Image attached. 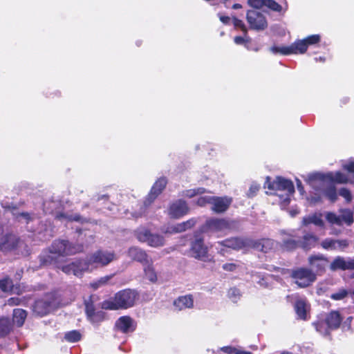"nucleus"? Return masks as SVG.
Returning <instances> with one entry per match:
<instances>
[{
  "label": "nucleus",
  "instance_id": "f257e3e1",
  "mask_svg": "<svg viewBox=\"0 0 354 354\" xmlns=\"http://www.w3.org/2000/svg\"><path fill=\"white\" fill-rule=\"evenodd\" d=\"M114 253L99 250L93 253L87 260H77L62 266L61 270L67 274L80 277L84 272L92 271L99 267L108 265L114 259Z\"/></svg>",
  "mask_w": 354,
  "mask_h": 354
},
{
  "label": "nucleus",
  "instance_id": "f03ea898",
  "mask_svg": "<svg viewBox=\"0 0 354 354\" xmlns=\"http://www.w3.org/2000/svg\"><path fill=\"white\" fill-rule=\"evenodd\" d=\"M306 182L313 189V192L310 193L308 198L310 203H316L321 202L324 196L326 197L332 203L335 202L337 199L335 187L328 183V180L325 179L324 174H310L308 176Z\"/></svg>",
  "mask_w": 354,
  "mask_h": 354
},
{
  "label": "nucleus",
  "instance_id": "7ed1b4c3",
  "mask_svg": "<svg viewBox=\"0 0 354 354\" xmlns=\"http://www.w3.org/2000/svg\"><path fill=\"white\" fill-rule=\"evenodd\" d=\"M268 188L273 191L272 195L277 197V200L282 208L290 203L295 192V187L292 181L282 177H277L272 182H267Z\"/></svg>",
  "mask_w": 354,
  "mask_h": 354
},
{
  "label": "nucleus",
  "instance_id": "20e7f679",
  "mask_svg": "<svg viewBox=\"0 0 354 354\" xmlns=\"http://www.w3.org/2000/svg\"><path fill=\"white\" fill-rule=\"evenodd\" d=\"M138 298L137 293L130 289L121 290L113 299L102 302V308L106 310L126 309L132 307Z\"/></svg>",
  "mask_w": 354,
  "mask_h": 354
},
{
  "label": "nucleus",
  "instance_id": "39448f33",
  "mask_svg": "<svg viewBox=\"0 0 354 354\" xmlns=\"http://www.w3.org/2000/svg\"><path fill=\"white\" fill-rule=\"evenodd\" d=\"M342 318L337 311H332L326 315L322 320L315 323L316 330L322 335H328L329 330L337 328Z\"/></svg>",
  "mask_w": 354,
  "mask_h": 354
},
{
  "label": "nucleus",
  "instance_id": "423d86ee",
  "mask_svg": "<svg viewBox=\"0 0 354 354\" xmlns=\"http://www.w3.org/2000/svg\"><path fill=\"white\" fill-rule=\"evenodd\" d=\"M83 250L82 245H72L68 241L57 240L55 241L50 248L51 254L58 256L73 255Z\"/></svg>",
  "mask_w": 354,
  "mask_h": 354
},
{
  "label": "nucleus",
  "instance_id": "0eeeda50",
  "mask_svg": "<svg viewBox=\"0 0 354 354\" xmlns=\"http://www.w3.org/2000/svg\"><path fill=\"white\" fill-rule=\"evenodd\" d=\"M138 240L142 243H147L148 245L153 248L161 247L165 244V239L162 236L157 234H151L145 227H139L135 232Z\"/></svg>",
  "mask_w": 354,
  "mask_h": 354
},
{
  "label": "nucleus",
  "instance_id": "6e6552de",
  "mask_svg": "<svg viewBox=\"0 0 354 354\" xmlns=\"http://www.w3.org/2000/svg\"><path fill=\"white\" fill-rule=\"evenodd\" d=\"M291 277L300 288L308 287L316 279V274L312 270L304 268L292 270Z\"/></svg>",
  "mask_w": 354,
  "mask_h": 354
},
{
  "label": "nucleus",
  "instance_id": "1a4fd4ad",
  "mask_svg": "<svg viewBox=\"0 0 354 354\" xmlns=\"http://www.w3.org/2000/svg\"><path fill=\"white\" fill-rule=\"evenodd\" d=\"M339 215L333 212H327L326 214V220L333 225H342L345 223L351 225L353 223V213L348 209H342L339 210Z\"/></svg>",
  "mask_w": 354,
  "mask_h": 354
},
{
  "label": "nucleus",
  "instance_id": "9d476101",
  "mask_svg": "<svg viewBox=\"0 0 354 354\" xmlns=\"http://www.w3.org/2000/svg\"><path fill=\"white\" fill-rule=\"evenodd\" d=\"M191 256L198 260L210 262L213 260L211 255L208 254V248L203 243V240L201 238L196 239L192 243L191 250Z\"/></svg>",
  "mask_w": 354,
  "mask_h": 354
},
{
  "label": "nucleus",
  "instance_id": "9b49d317",
  "mask_svg": "<svg viewBox=\"0 0 354 354\" xmlns=\"http://www.w3.org/2000/svg\"><path fill=\"white\" fill-rule=\"evenodd\" d=\"M320 39L319 35H312L304 39L297 40L290 45L291 54H303L309 46L319 43Z\"/></svg>",
  "mask_w": 354,
  "mask_h": 354
},
{
  "label": "nucleus",
  "instance_id": "f8f14e48",
  "mask_svg": "<svg viewBox=\"0 0 354 354\" xmlns=\"http://www.w3.org/2000/svg\"><path fill=\"white\" fill-rule=\"evenodd\" d=\"M247 20L251 28L254 30H264L268 26L264 16L254 9L248 12Z\"/></svg>",
  "mask_w": 354,
  "mask_h": 354
},
{
  "label": "nucleus",
  "instance_id": "ddd939ff",
  "mask_svg": "<svg viewBox=\"0 0 354 354\" xmlns=\"http://www.w3.org/2000/svg\"><path fill=\"white\" fill-rule=\"evenodd\" d=\"M231 227V223L223 218H211L203 227V232H223Z\"/></svg>",
  "mask_w": 354,
  "mask_h": 354
},
{
  "label": "nucleus",
  "instance_id": "4468645a",
  "mask_svg": "<svg viewBox=\"0 0 354 354\" xmlns=\"http://www.w3.org/2000/svg\"><path fill=\"white\" fill-rule=\"evenodd\" d=\"M189 207L185 201L179 199L171 203L168 208V214L173 218H179L187 214Z\"/></svg>",
  "mask_w": 354,
  "mask_h": 354
},
{
  "label": "nucleus",
  "instance_id": "2eb2a0df",
  "mask_svg": "<svg viewBox=\"0 0 354 354\" xmlns=\"http://www.w3.org/2000/svg\"><path fill=\"white\" fill-rule=\"evenodd\" d=\"M23 246L24 243L14 234H9L1 239V252L15 250L19 253V248Z\"/></svg>",
  "mask_w": 354,
  "mask_h": 354
},
{
  "label": "nucleus",
  "instance_id": "dca6fc26",
  "mask_svg": "<svg viewBox=\"0 0 354 354\" xmlns=\"http://www.w3.org/2000/svg\"><path fill=\"white\" fill-rule=\"evenodd\" d=\"M250 6L257 8L266 7L273 11L284 12L287 9V4L283 1V5H279L277 1H248Z\"/></svg>",
  "mask_w": 354,
  "mask_h": 354
},
{
  "label": "nucleus",
  "instance_id": "f3484780",
  "mask_svg": "<svg viewBox=\"0 0 354 354\" xmlns=\"http://www.w3.org/2000/svg\"><path fill=\"white\" fill-rule=\"evenodd\" d=\"M167 179L165 178H160L153 185L150 193L145 203V205H149L152 201L162 192L167 185Z\"/></svg>",
  "mask_w": 354,
  "mask_h": 354
},
{
  "label": "nucleus",
  "instance_id": "a211bd4d",
  "mask_svg": "<svg viewBox=\"0 0 354 354\" xmlns=\"http://www.w3.org/2000/svg\"><path fill=\"white\" fill-rule=\"evenodd\" d=\"M330 269L332 270H354V259L343 258L337 257L335 258L330 264Z\"/></svg>",
  "mask_w": 354,
  "mask_h": 354
},
{
  "label": "nucleus",
  "instance_id": "6ab92c4d",
  "mask_svg": "<svg viewBox=\"0 0 354 354\" xmlns=\"http://www.w3.org/2000/svg\"><path fill=\"white\" fill-rule=\"evenodd\" d=\"M232 202V199L228 197H215L213 196L212 201V209L217 213L225 212Z\"/></svg>",
  "mask_w": 354,
  "mask_h": 354
},
{
  "label": "nucleus",
  "instance_id": "aec40b11",
  "mask_svg": "<svg viewBox=\"0 0 354 354\" xmlns=\"http://www.w3.org/2000/svg\"><path fill=\"white\" fill-rule=\"evenodd\" d=\"M115 326L123 333L132 332L136 329L134 321L129 316L120 317L115 322Z\"/></svg>",
  "mask_w": 354,
  "mask_h": 354
},
{
  "label": "nucleus",
  "instance_id": "412c9836",
  "mask_svg": "<svg viewBox=\"0 0 354 354\" xmlns=\"http://www.w3.org/2000/svg\"><path fill=\"white\" fill-rule=\"evenodd\" d=\"M53 302L48 298L39 299L35 301L34 305V311L40 316L48 314L53 306Z\"/></svg>",
  "mask_w": 354,
  "mask_h": 354
},
{
  "label": "nucleus",
  "instance_id": "4be33fe9",
  "mask_svg": "<svg viewBox=\"0 0 354 354\" xmlns=\"http://www.w3.org/2000/svg\"><path fill=\"white\" fill-rule=\"evenodd\" d=\"M287 299L289 300L290 299H296V302L295 304V309L297 316L301 319H306L307 317V305L306 302L303 299H298V296L297 295H292L291 296L288 295Z\"/></svg>",
  "mask_w": 354,
  "mask_h": 354
},
{
  "label": "nucleus",
  "instance_id": "5701e85b",
  "mask_svg": "<svg viewBox=\"0 0 354 354\" xmlns=\"http://www.w3.org/2000/svg\"><path fill=\"white\" fill-rule=\"evenodd\" d=\"M325 179L328 181L335 182L337 183H354V175L351 178H348L346 175L342 174L340 171L337 172H329L326 174Z\"/></svg>",
  "mask_w": 354,
  "mask_h": 354
},
{
  "label": "nucleus",
  "instance_id": "b1692460",
  "mask_svg": "<svg viewBox=\"0 0 354 354\" xmlns=\"http://www.w3.org/2000/svg\"><path fill=\"white\" fill-rule=\"evenodd\" d=\"M348 245V243L346 240L326 239L322 242V246L326 250H343Z\"/></svg>",
  "mask_w": 354,
  "mask_h": 354
},
{
  "label": "nucleus",
  "instance_id": "393cba45",
  "mask_svg": "<svg viewBox=\"0 0 354 354\" xmlns=\"http://www.w3.org/2000/svg\"><path fill=\"white\" fill-rule=\"evenodd\" d=\"M328 261L323 255H313L309 257V264L317 272L322 271L327 266Z\"/></svg>",
  "mask_w": 354,
  "mask_h": 354
},
{
  "label": "nucleus",
  "instance_id": "a878e982",
  "mask_svg": "<svg viewBox=\"0 0 354 354\" xmlns=\"http://www.w3.org/2000/svg\"><path fill=\"white\" fill-rule=\"evenodd\" d=\"M251 245L258 251L268 252L272 249L274 245V242L270 239H263L253 241Z\"/></svg>",
  "mask_w": 354,
  "mask_h": 354
},
{
  "label": "nucleus",
  "instance_id": "bb28decb",
  "mask_svg": "<svg viewBox=\"0 0 354 354\" xmlns=\"http://www.w3.org/2000/svg\"><path fill=\"white\" fill-rule=\"evenodd\" d=\"M196 220L193 218L187 221H185V222H183L180 223H178L175 225L170 227L167 230V232H169V233L183 232L194 227L196 225Z\"/></svg>",
  "mask_w": 354,
  "mask_h": 354
},
{
  "label": "nucleus",
  "instance_id": "cd10ccee",
  "mask_svg": "<svg viewBox=\"0 0 354 354\" xmlns=\"http://www.w3.org/2000/svg\"><path fill=\"white\" fill-rule=\"evenodd\" d=\"M129 257L132 259L138 261L142 264L148 263V257L146 252L140 248L136 247L130 248L128 251Z\"/></svg>",
  "mask_w": 354,
  "mask_h": 354
},
{
  "label": "nucleus",
  "instance_id": "c85d7f7f",
  "mask_svg": "<svg viewBox=\"0 0 354 354\" xmlns=\"http://www.w3.org/2000/svg\"><path fill=\"white\" fill-rule=\"evenodd\" d=\"M174 305L175 308L181 310L185 308H190L193 307L194 300L192 295H185L179 297L176 300L174 301Z\"/></svg>",
  "mask_w": 354,
  "mask_h": 354
},
{
  "label": "nucleus",
  "instance_id": "c756f323",
  "mask_svg": "<svg viewBox=\"0 0 354 354\" xmlns=\"http://www.w3.org/2000/svg\"><path fill=\"white\" fill-rule=\"evenodd\" d=\"M95 296H91L88 300H85L86 313L91 322H95V317H101V313H95V308L93 304Z\"/></svg>",
  "mask_w": 354,
  "mask_h": 354
},
{
  "label": "nucleus",
  "instance_id": "7c9ffc66",
  "mask_svg": "<svg viewBox=\"0 0 354 354\" xmlns=\"http://www.w3.org/2000/svg\"><path fill=\"white\" fill-rule=\"evenodd\" d=\"M1 291L10 292L17 295L21 292L19 287L14 286L12 281L8 278L1 279Z\"/></svg>",
  "mask_w": 354,
  "mask_h": 354
},
{
  "label": "nucleus",
  "instance_id": "2f4dec72",
  "mask_svg": "<svg viewBox=\"0 0 354 354\" xmlns=\"http://www.w3.org/2000/svg\"><path fill=\"white\" fill-rule=\"evenodd\" d=\"M317 240L316 236L312 234H306L304 236L303 240L299 242V245L304 249H309L316 244Z\"/></svg>",
  "mask_w": 354,
  "mask_h": 354
},
{
  "label": "nucleus",
  "instance_id": "473e14b6",
  "mask_svg": "<svg viewBox=\"0 0 354 354\" xmlns=\"http://www.w3.org/2000/svg\"><path fill=\"white\" fill-rule=\"evenodd\" d=\"M218 245H222L226 248H233L235 250H238L242 248L243 245V243L241 240L237 238H234L231 239H227L222 242L218 243Z\"/></svg>",
  "mask_w": 354,
  "mask_h": 354
},
{
  "label": "nucleus",
  "instance_id": "72a5a7b5",
  "mask_svg": "<svg viewBox=\"0 0 354 354\" xmlns=\"http://www.w3.org/2000/svg\"><path fill=\"white\" fill-rule=\"evenodd\" d=\"M144 272L146 277L151 282H156L157 280V274L153 267L152 263L148 261V263H145Z\"/></svg>",
  "mask_w": 354,
  "mask_h": 354
},
{
  "label": "nucleus",
  "instance_id": "f704fd0d",
  "mask_svg": "<svg viewBox=\"0 0 354 354\" xmlns=\"http://www.w3.org/2000/svg\"><path fill=\"white\" fill-rule=\"evenodd\" d=\"M26 317V312L22 309H15L13 311V322L17 326L23 325Z\"/></svg>",
  "mask_w": 354,
  "mask_h": 354
},
{
  "label": "nucleus",
  "instance_id": "c9c22d12",
  "mask_svg": "<svg viewBox=\"0 0 354 354\" xmlns=\"http://www.w3.org/2000/svg\"><path fill=\"white\" fill-rule=\"evenodd\" d=\"M303 224L307 225L310 223H313L317 226H323L324 221L322 218L321 214H313L303 218Z\"/></svg>",
  "mask_w": 354,
  "mask_h": 354
},
{
  "label": "nucleus",
  "instance_id": "e433bc0d",
  "mask_svg": "<svg viewBox=\"0 0 354 354\" xmlns=\"http://www.w3.org/2000/svg\"><path fill=\"white\" fill-rule=\"evenodd\" d=\"M81 333L76 330L68 331L64 335V339L70 343L77 342L81 339Z\"/></svg>",
  "mask_w": 354,
  "mask_h": 354
},
{
  "label": "nucleus",
  "instance_id": "4c0bfd02",
  "mask_svg": "<svg viewBox=\"0 0 354 354\" xmlns=\"http://www.w3.org/2000/svg\"><path fill=\"white\" fill-rule=\"evenodd\" d=\"M270 52L273 54H281L283 55H288L291 54L290 45V46H274L270 48Z\"/></svg>",
  "mask_w": 354,
  "mask_h": 354
},
{
  "label": "nucleus",
  "instance_id": "58836bf2",
  "mask_svg": "<svg viewBox=\"0 0 354 354\" xmlns=\"http://www.w3.org/2000/svg\"><path fill=\"white\" fill-rule=\"evenodd\" d=\"M111 277V275L102 277L96 281L91 283V286L95 290L97 289L98 288L106 284Z\"/></svg>",
  "mask_w": 354,
  "mask_h": 354
},
{
  "label": "nucleus",
  "instance_id": "ea45409f",
  "mask_svg": "<svg viewBox=\"0 0 354 354\" xmlns=\"http://www.w3.org/2000/svg\"><path fill=\"white\" fill-rule=\"evenodd\" d=\"M205 191V189L202 187L189 189L184 192V196L186 197L192 198L196 195L203 194Z\"/></svg>",
  "mask_w": 354,
  "mask_h": 354
},
{
  "label": "nucleus",
  "instance_id": "a19ab883",
  "mask_svg": "<svg viewBox=\"0 0 354 354\" xmlns=\"http://www.w3.org/2000/svg\"><path fill=\"white\" fill-rule=\"evenodd\" d=\"M239 266V264L236 262H229L224 263L222 268L226 272H235Z\"/></svg>",
  "mask_w": 354,
  "mask_h": 354
},
{
  "label": "nucleus",
  "instance_id": "79ce46f5",
  "mask_svg": "<svg viewBox=\"0 0 354 354\" xmlns=\"http://www.w3.org/2000/svg\"><path fill=\"white\" fill-rule=\"evenodd\" d=\"M348 295V291L345 289H340L337 292L331 295V299L334 300L343 299Z\"/></svg>",
  "mask_w": 354,
  "mask_h": 354
},
{
  "label": "nucleus",
  "instance_id": "37998d69",
  "mask_svg": "<svg viewBox=\"0 0 354 354\" xmlns=\"http://www.w3.org/2000/svg\"><path fill=\"white\" fill-rule=\"evenodd\" d=\"M299 244V243L292 240V239L283 241V247L287 250H292L297 248Z\"/></svg>",
  "mask_w": 354,
  "mask_h": 354
},
{
  "label": "nucleus",
  "instance_id": "c03bdc74",
  "mask_svg": "<svg viewBox=\"0 0 354 354\" xmlns=\"http://www.w3.org/2000/svg\"><path fill=\"white\" fill-rule=\"evenodd\" d=\"M213 196H201L197 200V204L199 206H205L206 204H212Z\"/></svg>",
  "mask_w": 354,
  "mask_h": 354
},
{
  "label": "nucleus",
  "instance_id": "a18cd8bd",
  "mask_svg": "<svg viewBox=\"0 0 354 354\" xmlns=\"http://www.w3.org/2000/svg\"><path fill=\"white\" fill-rule=\"evenodd\" d=\"M236 351H237V350L235 348L230 346H223V347L218 348L216 350V354H220L221 352H223V353H227V354H232V353L235 354Z\"/></svg>",
  "mask_w": 354,
  "mask_h": 354
},
{
  "label": "nucleus",
  "instance_id": "49530a36",
  "mask_svg": "<svg viewBox=\"0 0 354 354\" xmlns=\"http://www.w3.org/2000/svg\"><path fill=\"white\" fill-rule=\"evenodd\" d=\"M339 194L343 198H344L348 203L351 201L352 196L348 189L346 188H342L339 190Z\"/></svg>",
  "mask_w": 354,
  "mask_h": 354
},
{
  "label": "nucleus",
  "instance_id": "de8ad7c7",
  "mask_svg": "<svg viewBox=\"0 0 354 354\" xmlns=\"http://www.w3.org/2000/svg\"><path fill=\"white\" fill-rule=\"evenodd\" d=\"M230 298L233 301H236V299L240 296V291L236 288L230 289L228 292Z\"/></svg>",
  "mask_w": 354,
  "mask_h": 354
},
{
  "label": "nucleus",
  "instance_id": "09e8293b",
  "mask_svg": "<svg viewBox=\"0 0 354 354\" xmlns=\"http://www.w3.org/2000/svg\"><path fill=\"white\" fill-rule=\"evenodd\" d=\"M343 168L349 173L354 174V161L349 160L342 165Z\"/></svg>",
  "mask_w": 354,
  "mask_h": 354
},
{
  "label": "nucleus",
  "instance_id": "8fccbe9b",
  "mask_svg": "<svg viewBox=\"0 0 354 354\" xmlns=\"http://www.w3.org/2000/svg\"><path fill=\"white\" fill-rule=\"evenodd\" d=\"M234 41L238 45L245 44V46L248 48V47L246 46L245 43L249 41V37H248L246 36L244 37H241V36H237V37H234Z\"/></svg>",
  "mask_w": 354,
  "mask_h": 354
},
{
  "label": "nucleus",
  "instance_id": "3c124183",
  "mask_svg": "<svg viewBox=\"0 0 354 354\" xmlns=\"http://www.w3.org/2000/svg\"><path fill=\"white\" fill-rule=\"evenodd\" d=\"M233 24L236 28H240L243 30L245 31V26L241 20H239L236 18H234Z\"/></svg>",
  "mask_w": 354,
  "mask_h": 354
},
{
  "label": "nucleus",
  "instance_id": "603ef678",
  "mask_svg": "<svg viewBox=\"0 0 354 354\" xmlns=\"http://www.w3.org/2000/svg\"><path fill=\"white\" fill-rule=\"evenodd\" d=\"M20 302V299L18 297H11L6 301V304H8L10 306H15L19 305Z\"/></svg>",
  "mask_w": 354,
  "mask_h": 354
},
{
  "label": "nucleus",
  "instance_id": "864d4df0",
  "mask_svg": "<svg viewBox=\"0 0 354 354\" xmlns=\"http://www.w3.org/2000/svg\"><path fill=\"white\" fill-rule=\"evenodd\" d=\"M4 324V319H1V326ZM11 329V327H10V325H8L4 328H3L1 326V337L6 334H8L10 330Z\"/></svg>",
  "mask_w": 354,
  "mask_h": 354
},
{
  "label": "nucleus",
  "instance_id": "5fc2aeb1",
  "mask_svg": "<svg viewBox=\"0 0 354 354\" xmlns=\"http://www.w3.org/2000/svg\"><path fill=\"white\" fill-rule=\"evenodd\" d=\"M219 19L225 24H227L230 21V18L229 17L222 16L221 15H219Z\"/></svg>",
  "mask_w": 354,
  "mask_h": 354
},
{
  "label": "nucleus",
  "instance_id": "6e6d98bb",
  "mask_svg": "<svg viewBox=\"0 0 354 354\" xmlns=\"http://www.w3.org/2000/svg\"><path fill=\"white\" fill-rule=\"evenodd\" d=\"M259 189V187L257 186H252L250 189V193L248 194V195L250 196H252L254 195V194L256 193V192Z\"/></svg>",
  "mask_w": 354,
  "mask_h": 354
},
{
  "label": "nucleus",
  "instance_id": "4d7b16f0",
  "mask_svg": "<svg viewBox=\"0 0 354 354\" xmlns=\"http://www.w3.org/2000/svg\"><path fill=\"white\" fill-rule=\"evenodd\" d=\"M297 189L299 191V192L301 194H303V193L304 192V187H302L301 182L298 179L297 180Z\"/></svg>",
  "mask_w": 354,
  "mask_h": 354
},
{
  "label": "nucleus",
  "instance_id": "13d9d810",
  "mask_svg": "<svg viewBox=\"0 0 354 354\" xmlns=\"http://www.w3.org/2000/svg\"><path fill=\"white\" fill-rule=\"evenodd\" d=\"M21 217L24 218V219L28 221L30 219V215L28 214V213H22L21 214Z\"/></svg>",
  "mask_w": 354,
  "mask_h": 354
},
{
  "label": "nucleus",
  "instance_id": "bf43d9fd",
  "mask_svg": "<svg viewBox=\"0 0 354 354\" xmlns=\"http://www.w3.org/2000/svg\"><path fill=\"white\" fill-rule=\"evenodd\" d=\"M298 213H299V211L297 209L290 211V214L291 216H292V217L296 216Z\"/></svg>",
  "mask_w": 354,
  "mask_h": 354
},
{
  "label": "nucleus",
  "instance_id": "052dcab7",
  "mask_svg": "<svg viewBox=\"0 0 354 354\" xmlns=\"http://www.w3.org/2000/svg\"><path fill=\"white\" fill-rule=\"evenodd\" d=\"M95 322H92L93 324L97 323L103 319L102 314L101 313V317H95Z\"/></svg>",
  "mask_w": 354,
  "mask_h": 354
},
{
  "label": "nucleus",
  "instance_id": "680f3d73",
  "mask_svg": "<svg viewBox=\"0 0 354 354\" xmlns=\"http://www.w3.org/2000/svg\"><path fill=\"white\" fill-rule=\"evenodd\" d=\"M69 220H73V221H79L80 220V216H75L73 217L71 216L69 218Z\"/></svg>",
  "mask_w": 354,
  "mask_h": 354
},
{
  "label": "nucleus",
  "instance_id": "e2e57ef3",
  "mask_svg": "<svg viewBox=\"0 0 354 354\" xmlns=\"http://www.w3.org/2000/svg\"><path fill=\"white\" fill-rule=\"evenodd\" d=\"M235 354H251V353L247 351H237L235 352Z\"/></svg>",
  "mask_w": 354,
  "mask_h": 354
},
{
  "label": "nucleus",
  "instance_id": "0e129e2a",
  "mask_svg": "<svg viewBox=\"0 0 354 354\" xmlns=\"http://www.w3.org/2000/svg\"><path fill=\"white\" fill-rule=\"evenodd\" d=\"M315 62H318V61L324 62L325 58L324 57H315Z\"/></svg>",
  "mask_w": 354,
  "mask_h": 354
},
{
  "label": "nucleus",
  "instance_id": "69168bd1",
  "mask_svg": "<svg viewBox=\"0 0 354 354\" xmlns=\"http://www.w3.org/2000/svg\"><path fill=\"white\" fill-rule=\"evenodd\" d=\"M241 8V6L240 4H239V3H236V4H234L233 6V8L234 9H238V8Z\"/></svg>",
  "mask_w": 354,
  "mask_h": 354
},
{
  "label": "nucleus",
  "instance_id": "338daca9",
  "mask_svg": "<svg viewBox=\"0 0 354 354\" xmlns=\"http://www.w3.org/2000/svg\"><path fill=\"white\" fill-rule=\"evenodd\" d=\"M142 214V213H139V214H136V215H134L135 217H139V216H141Z\"/></svg>",
  "mask_w": 354,
  "mask_h": 354
},
{
  "label": "nucleus",
  "instance_id": "774afa93",
  "mask_svg": "<svg viewBox=\"0 0 354 354\" xmlns=\"http://www.w3.org/2000/svg\"><path fill=\"white\" fill-rule=\"evenodd\" d=\"M351 295L352 297H354V288L353 289V290L351 292Z\"/></svg>",
  "mask_w": 354,
  "mask_h": 354
}]
</instances>
